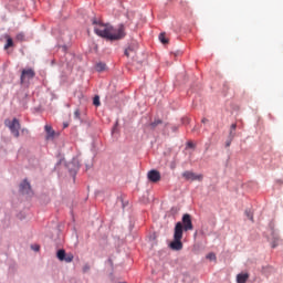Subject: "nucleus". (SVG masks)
Wrapping results in <instances>:
<instances>
[{
	"mask_svg": "<svg viewBox=\"0 0 283 283\" xmlns=\"http://www.w3.org/2000/svg\"><path fill=\"white\" fill-rule=\"evenodd\" d=\"M20 191L21 193H25L27 196H30V193H32V187L30 186V182H28V180H23L20 184Z\"/></svg>",
	"mask_w": 283,
	"mask_h": 283,
	"instance_id": "6",
	"label": "nucleus"
},
{
	"mask_svg": "<svg viewBox=\"0 0 283 283\" xmlns=\"http://www.w3.org/2000/svg\"><path fill=\"white\" fill-rule=\"evenodd\" d=\"M74 118H75L76 120H81V111H80V109H75V112H74Z\"/></svg>",
	"mask_w": 283,
	"mask_h": 283,
	"instance_id": "18",
	"label": "nucleus"
},
{
	"mask_svg": "<svg viewBox=\"0 0 283 283\" xmlns=\"http://www.w3.org/2000/svg\"><path fill=\"white\" fill-rule=\"evenodd\" d=\"M34 76H36V73L34 72V70L24 69V70H22L20 81L22 84L28 83V81H32V78H34Z\"/></svg>",
	"mask_w": 283,
	"mask_h": 283,
	"instance_id": "5",
	"label": "nucleus"
},
{
	"mask_svg": "<svg viewBox=\"0 0 283 283\" xmlns=\"http://www.w3.org/2000/svg\"><path fill=\"white\" fill-rule=\"evenodd\" d=\"M73 260H74V254L69 253V254H65L63 261L70 263V262H73Z\"/></svg>",
	"mask_w": 283,
	"mask_h": 283,
	"instance_id": "14",
	"label": "nucleus"
},
{
	"mask_svg": "<svg viewBox=\"0 0 283 283\" xmlns=\"http://www.w3.org/2000/svg\"><path fill=\"white\" fill-rule=\"evenodd\" d=\"M93 105H95V107H101V97L98 95L93 98Z\"/></svg>",
	"mask_w": 283,
	"mask_h": 283,
	"instance_id": "15",
	"label": "nucleus"
},
{
	"mask_svg": "<svg viewBox=\"0 0 283 283\" xmlns=\"http://www.w3.org/2000/svg\"><path fill=\"white\" fill-rule=\"evenodd\" d=\"M88 270H90V265H85V266L83 268L84 273H87Z\"/></svg>",
	"mask_w": 283,
	"mask_h": 283,
	"instance_id": "22",
	"label": "nucleus"
},
{
	"mask_svg": "<svg viewBox=\"0 0 283 283\" xmlns=\"http://www.w3.org/2000/svg\"><path fill=\"white\" fill-rule=\"evenodd\" d=\"M184 231H193V222L191 221V214L189 213L184 214L181 222H177L175 226L174 240L169 244L172 251H182Z\"/></svg>",
	"mask_w": 283,
	"mask_h": 283,
	"instance_id": "2",
	"label": "nucleus"
},
{
	"mask_svg": "<svg viewBox=\"0 0 283 283\" xmlns=\"http://www.w3.org/2000/svg\"><path fill=\"white\" fill-rule=\"evenodd\" d=\"M64 127H67V124H64Z\"/></svg>",
	"mask_w": 283,
	"mask_h": 283,
	"instance_id": "27",
	"label": "nucleus"
},
{
	"mask_svg": "<svg viewBox=\"0 0 283 283\" xmlns=\"http://www.w3.org/2000/svg\"><path fill=\"white\" fill-rule=\"evenodd\" d=\"M93 25H95V34H97V36H102V39H106V41H120V39H125L127 34L123 24L114 28L111 24H105L93 20Z\"/></svg>",
	"mask_w": 283,
	"mask_h": 283,
	"instance_id": "1",
	"label": "nucleus"
},
{
	"mask_svg": "<svg viewBox=\"0 0 283 283\" xmlns=\"http://www.w3.org/2000/svg\"><path fill=\"white\" fill-rule=\"evenodd\" d=\"M207 260H210L211 262H213L216 260V254L214 253H209L207 254Z\"/></svg>",
	"mask_w": 283,
	"mask_h": 283,
	"instance_id": "19",
	"label": "nucleus"
},
{
	"mask_svg": "<svg viewBox=\"0 0 283 283\" xmlns=\"http://www.w3.org/2000/svg\"><path fill=\"white\" fill-rule=\"evenodd\" d=\"M245 216L253 222V213H251V211L247 210Z\"/></svg>",
	"mask_w": 283,
	"mask_h": 283,
	"instance_id": "20",
	"label": "nucleus"
},
{
	"mask_svg": "<svg viewBox=\"0 0 283 283\" xmlns=\"http://www.w3.org/2000/svg\"><path fill=\"white\" fill-rule=\"evenodd\" d=\"M96 72H105L107 70V64L99 62L95 66Z\"/></svg>",
	"mask_w": 283,
	"mask_h": 283,
	"instance_id": "10",
	"label": "nucleus"
},
{
	"mask_svg": "<svg viewBox=\"0 0 283 283\" xmlns=\"http://www.w3.org/2000/svg\"><path fill=\"white\" fill-rule=\"evenodd\" d=\"M158 125H163V122L160 119H155L153 123H150V129L158 127Z\"/></svg>",
	"mask_w": 283,
	"mask_h": 283,
	"instance_id": "16",
	"label": "nucleus"
},
{
	"mask_svg": "<svg viewBox=\"0 0 283 283\" xmlns=\"http://www.w3.org/2000/svg\"><path fill=\"white\" fill-rule=\"evenodd\" d=\"M32 249H33V251H39L41 249V247L34 245V247H32Z\"/></svg>",
	"mask_w": 283,
	"mask_h": 283,
	"instance_id": "23",
	"label": "nucleus"
},
{
	"mask_svg": "<svg viewBox=\"0 0 283 283\" xmlns=\"http://www.w3.org/2000/svg\"><path fill=\"white\" fill-rule=\"evenodd\" d=\"M147 177H148V180L150 182H159V180H160V171H158V170H150V171H148Z\"/></svg>",
	"mask_w": 283,
	"mask_h": 283,
	"instance_id": "7",
	"label": "nucleus"
},
{
	"mask_svg": "<svg viewBox=\"0 0 283 283\" xmlns=\"http://www.w3.org/2000/svg\"><path fill=\"white\" fill-rule=\"evenodd\" d=\"M4 125L10 129L14 138H19L20 136L19 129H21V123L19 122V119L17 118H13L12 120L6 119Z\"/></svg>",
	"mask_w": 283,
	"mask_h": 283,
	"instance_id": "3",
	"label": "nucleus"
},
{
	"mask_svg": "<svg viewBox=\"0 0 283 283\" xmlns=\"http://www.w3.org/2000/svg\"><path fill=\"white\" fill-rule=\"evenodd\" d=\"M182 178H185V180H188L189 182H202L203 176L197 175L193 171L186 170L182 172Z\"/></svg>",
	"mask_w": 283,
	"mask_h": 283,
	"instance_id": "4",
	"label": "nucleus"
},
{
	"mask_svg": "<svg viewBox=\"0 0 283 283\" xmlns=\"http://www.w3.org/2000/svg\"><path fill=\"white\" fill-rule=\"evenodd\" d=\"M14 45V41L12 40V38H10V35H7V43L4 45V50H8L9 48H12Z\"/></svg>",
	"mask_w": 283,
	"mask_h": 283,
	"instance_id": "11",
	"label": "nucleus"
},
{
	"mask_svg": "<svg viewBox=\"0 0 283 283\" xmlns=\"http://www.w3.org/2000/svg\"><path fill=\"white\" fill-rule=\"evenodd\" d=\"M235 127H237L235 124H232V125H231V129L235 130Z\"/></svg>",
	"mask_w": 283,
	"mask_h": 283,
	"instance_id": "26",
	"label": "nucleus"
},
{
	"mask_svg": "<svg viewBox=\"0 0 283 283\" xmlns=\"http://www.w3.org/2000/svg\"><path fill=\"white\" fill-rule=\"evenodd\" d=\"M44 130L46 132V140H54V136H56V132L50 125L44 126Z\"/></svg>",
	"mask_w": 283,
	"mask_h": 283,
	"instance_id": "8",
	"label": "nucleus"
},
{
	"mask_svg": "<svg viewBox=\"0 0 283 283\" xmlns=\"http://www.w3.org/2000/svg\"><path fill=\"white\" fill-rule=\"evenodd\" d=\"M230 144H227V147H229Z\"/></svg>",
	"mask_w": 283,
	"mask_h": 283,
	"instance_id": "29",
	"label": "nucleus"
},
{
	"mask_svg": "<svg viewBox=\"0 0 283 283\" xmlns=\"http://www.w3.org/2000/svg\"><path fill=\"white\" fill-rule=\"evenodd\" d=\"M132 52V48H128L125 50V56H129V53Z\"/></svg>",
	"mask_w": 283,
	"mask_h": 283,
	"instance_id": "21",
	"label": "nucleus"
},
{
	"mask_svg": "<svg viewBox=\"0 0 283 283\" xmlns=\"http://www.w3.org/2000/svg\"><path fill=\"white\" fill-rule=\"evenodd\" d=\"M17 41H25V34L23 33H18L15 36Z\"/></svg>",
	"mask_w": 283,
	"mask_h": 283,
	"instance_id": "17",
	"label": "nucleus"
},
{
	"mask_svg": "<svg viewBox=\"0 0 283 283\" xmlns=\"http://www.w3.org/2000/svg\"><path fill=\"white\" fill-rule=\"evenodd\" d=\"M57 260H60L61 262H63V260H65V250H59L57 251Z\"/></svg>",
	"mask_w": 283,
	"mask_h": 283,
	"instance_id": "12",
	"label": "nucleus"
},
{
	"mask_svg": "<svg viewBox=\"0 0 283 283\" xmlns=\"http://www.w3.org/2000/svg\"><path fill=\"white\" fill-rule=\"evenodd\" d=\"M188 147L193 148V147H196V145H193V143L189 142Z\"/></svg>",
	"mask_w": 283,
	"mask_h": 283,
	"instance_id": "24",
	"label": "nucleus"
},
{
	"mask_svg": "<svg viewBox=\"0 0 283 283\" xmlns=\"http://www.w3.org/2000/svg\"><path fill=\"white\" fill-rule=\"evenodd\" d=\"M201 123H209V119L202 118V119H201Z\"/></svg>",
	"mask_w": 283,
	"mask_h": 283,
	"instance_id": "25",
	"label": "nucleus"
},
{
	"mask_svg": "<svg viewBox=\"0 0 283 283\" xmlns=\"http://www.w3.org/2000/svg\"><path fill=\"white\" fill-rule=\"evenodd\" d=\"M159 41H160L164 45H167V43H169V40L167 39V36H165V33H160V34H159Z\"/></svg>",
	"mask_w": 283,
	"mask_h": 283,
	"instance_id": "13",
	"label": "nucleus"
},
{
	"mask_svg": "<svg viewBox=\"0 0 283 283\" xmlns=\"http://www.w3.org/2000/svg\"><path fill=\"white\" fill-rule=\"evenodd\" d=\"M176 129H178V128L175 127V128H174V132H176Z\"/></svg>",
	"mask_w": 283,
	"mask_h": 283,
	"instance_id": "28",
	"label": "nucleus"
},
{
	"mask_svg": "<svg viewBox=\"0 0 283 283\" xmlns=\"http://www.w3.org/2000/svg\"><path fill=\"white\" fill-rule=\"evenodd\" d=\"M249 280V273H240L237 275V283H247Z\"/></svg>",
	"mask_w": 283,
	"mask_h": 283,
	"instance_id": "9",
	"label": "nucleus"
}]
</instances>
